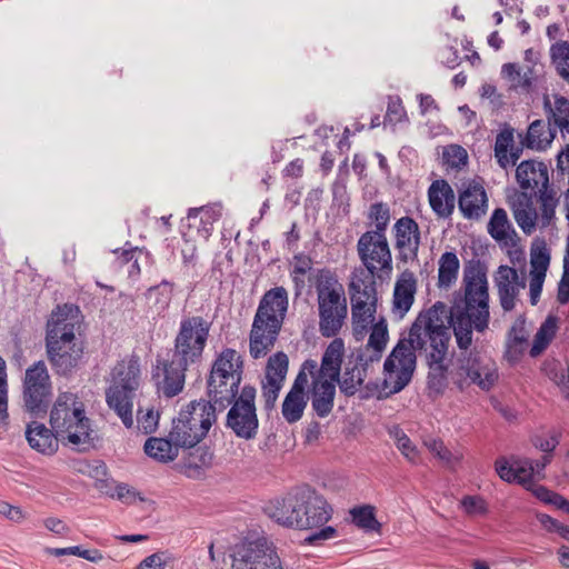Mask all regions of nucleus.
Segmentation results:
<instances>
[{
	"instance_id": "f257e3e1",
	"label": "nucleus",
	"mask_w": 569,
	"mask_h": 569,
	"mask_svg": "<svg viewBox=\"0 0 569 569\" xmlns=\"http://www.w3.org/2000/svg\"><path fill=\"white\" fill-rule=\"evenodd\" d=\"M465 299L449 311L437 301L419 312L409 329L408 339H401L386 359L385 386L391 393L401 391L416 369L415 351H425L429 367L428 387L441 391L446 387L448 367L445 360L451 340L452 327L457 345L467 350L472 343V329L482 332L489 323V293L487 269L479 260L470 261L463 271Z\"/></svg>"
},
{
	"instance_id": "f03ea898",
	"label": "nucleus",
	"mask_w": 569,
	"mask_h": 569,
	"mask_svg": "<svg viewBox=\"0 0 569 569\" xmlns=\"http://www.w3.org/2000/svg\"><path fill=\"white\" fill-rule=\"evenodd\" d=\"M77 312L72 306H58L47 322V357L59 376H70L83 362L84 342L76 335L80 328Z\"/></svg>"
},
{
	"instance_id": "7ed1b4c3",
	"label": "nucleus",
	"mask_w": 569,
	"mask_h": 569,
	"mask_svg": "<svg viewBox=\"0 0 569 569\" xmlns=\"http://www.w3.org/2000/svg\"><path fill=\"white\" fill-rule=\"evenodd\" d=\"M287 309L288 292L283 287L263 295L250 331L249 350L253 359L266 356L273 348Z\"/></svg>"
},
{
	"instance_id": "20e7f679",
	"label": "nucleus",
	"mask_w": 569,
	"mask_h": 569,
	"mask_svg": "<svg viewBox=\"0 0 569 569\" xmlns=\"http://www.w3.org/2000/svg\"><path fill=\"white\" fill-rule=\"evenodd\" d=\"M50 426L60 441L80 452H86L93 447L90 419L86 416L84 405L74 393L59 395L50 411Z\"/></svg>"
},
{
	"instance_id": "39448f33",
	"label": "nucleus",
	"mask_w": 569,
	"mask_h": 569,
	"mask_svg": "<svg viewBox=\"0 0 569 569\" xmlns=\"http://www.w3.org/2000/svg\"><path fill=\"white\" fill-rule=\"evenodd\" d=\"M313 283L318 301L319 331L322 337H336L348 316L345 288L337 274L327 268L317 270Z\"/></svg>"
},
{
	"instance_id": "423d86ee",
	"label": "nucleus",
	"mask_w": 569,
	"mask_h": 569,
	"mask_svg": "<svg viewBox=\"0 0 569 569\" xmlns=\"http://www.w3.org/2000/svg\"><path fill=\"white\" fill-rule=\"evenodd\" d=\"M242 373L241 356L234 349H223L213 361L207 380L208 402L219 411L227 409L234 395L240 392Z\"/></svg>"
},
{
	"instance_id": "0eeeda50",
	"label": "nucleus",
	"mask_w": 569,
	"mask_h": 569,
	"mask_svg": "<svg viewBox=\"0 0 569 569\" xmlns=\"http://www.w3.org/2000/svg\"><path fill=\"white\" fill-rule=\"evenodd\" d=\"M216 406L207 401H192L172 420L171 441L182 448H193L216 422Z\"/></svg>"
},
{
	"instance_id": "6e6552de",
	"label": "nucleus",
	"mask_w": 569,
	"mask_h": 569,
	"mask_svg": "<svg viewBox=\"0 0 569 569\" xmlns=\"http://www.w3.org/2000/svg\"><path fill=\"white\" fill-rule=\"evenodd\" d=\"M138 361L118 362L112 370V383L106 390V401L127 428L133 426V400L139 388Z\"/></svg>"
},
{
	"instance_id": "1a4fd4ad",
	"label": "nucleus",
	"mask_w": 569,
	"mask_h": 569,
	"mask_svg": "<svg viewBox=\"0 0 569 569\" xmlns=\"http://www.w3.org/2000/svg\"><path fill=\"white\" fill-rule=\"evenodd\" d=\"M516 180L523 190L538 189L537 201L541 210V228L548 227L555 218L559 203L558 192L549 183L548 166L535 159L523 160L517 166Z\"/></svg>"
},
{
	"instance_id": "9d476101",
	"label": "nucleus",
	"mask_w": 569,
	"mask_h": 569,
	"mask_svg": "<svg viewBox=\"0 0 569 569\" xmlns=\"http://www.w3.org/2000/svg\"><path fill=\"white\" fill-rule=\"evenodd\" d=\"M212 323L201 316L181 320L170 357L176 363L197 365L201 362Z\"/></svg>"
},
{
	"instance_id": "9b49d317",
	"label": "nucleus",
	"mask_w": 569,
	"mask_h": 569,
	"mask_svg": "<svg viewBox=\"0 0 569 569\" xmlns=\"http://www.w3.org/2000/svg\"><path fill=\"white\" fill-rule=\"evenodd\" d=\"M257 390L251 385L241 387L230 401L226 427L241 439L251 440L258 435L259 419L256 407Z\"/></svg>"
},
{
	"instance_id": "f8f14e48",
	"label": "nucleus",
	"mask_w": 569,
	"mask_h": 569,
	"mask_svg": "<svg viewBox=\"0 0 569 569\" xmlns=\"http://www.w3.org/2000/svg\"><path fill=\"white\" fill-rule=\"evenodd\" d=\"M51 381L44 361L40 360L26 370L23 381L24 409L33 418H43L51 403Z\"/></svg>"
},
{
	"instance_id": "ddd939ff",
	"label": "nucleus",
	"mask_w": 569,
	"mask_h": 569,
	"mask_svg": "<svg viewBox=\"0 0 569 569\" xmlns=\"http://www.w3.org/2000/svg\"><path fill=\"white\" fill-rule=\"evenodd\" d=\"M456 377L460 389L473 383L482 390H489L498 380V370L496 362L489 357L471 351L458 359Z\"/></svg>"
},
{
	"instance_id": "4468645a",
	"label": "nucleus",
	"mask_w": 569,
	"mask_h": 569,
	"mask_svg": "<svg viewBox=\"0 0 569 569\" xmlns=\"http://www.w3.org/2000/svg\"><path fill=\"white\" fill-rule=\"evenodd\" d=\"M231 569H282L280 558L266 538L236 546Z\"/></svg>"
},
{
	"instance_id": "2eb2a0df",
	"label": "nucleus",
	"mask_w": 569,
	"mask_h": 569,
	"mask_svg": "<svg viewBox=\"0 0 569 569\" xmlns=\"http://www.w3.org/2000/svg\"><path fill=\"white\" fill-rule=\"evenodd\" d=\"M377 232H365L358 240V256L366 267L368 274L377 271H391L392 256L387 237L380 238Z\"/></svg>"
},
{
	"instance_id": "dca6fc26",
	"label": "nucleus",
	"mask_w": 569,
	"mask_h": 569,
	"mask_svg": "<svg viewBox=\"0 0 569 569\" xmlns=\"http://www.w3.org/2000/svg\"><path fill=\"white\" fill-rule=\"evenodd\" d=\"M299 506L296 529L309 530L323 526L331 518V508L315 490L309 487L299 489Z\"/></svg>"
},
{
	"instance_id": "f3484780",
	"label": "nucleus",
	"mask_w": 569,
	"mask_h": 569,
	"mask_svg": "<svg viewBox=\"0 0 569 569\" xmlns=\"http://www.w3.org/2000/svg\"><path fill=\"white\" fill-rule=\"evenodd\" d=\"M288 356L284 352H277L267 362L266 376L262 380V398L264 409L272 410L279 397L288 372Z\"/></svg>"
},
{
	"instance_id": "a211bd4d",
	"label": "nucleus",
	"mask_w": 569,
	"mask_h": 569,
	"mask_svg": "<svg viewBox=\"0 0 569 569\" xmlns=\"http://www.w3.org/2000/svg\"><path fill=\"white\" fill-rule=\"evenodd\" d=\"M345 342L341 338H335L326 348L321 363L313 359H307L306 369L311 378L328 379L338 381L345 357Z\"/></svg>"
},
{
	"instance_id": "6ab92c4d",
	"label": "nucleus",
	"mask_w": 569,
	"mask_h": 569,
	"mask_svg": "<svg viewBox=\"0 0 569 569\" xmlns=\"http://www.w3.org/2000/svg\"><path fill=\"white\" fill-rule=\"evenodd\" d=\"M188 365L176 363V359L170 357L166 360H158L153 378H157L158 390L167 398L179 395L184 387L186 371Z\"/></svg>"
},
{
	"instance_id": "aec40b11",
	"label": "nucleus",
	"mask_w": 569,
	"mask_h": 569,
	"mask_svg": "<svg viewBox=\"0 0 569 569\" xmlns=\"http://www.w3.org/2000/svg\"><path fill=\"white\" fill-rule=\"evenodd\" d=\"M535 197H538L537 192L520 191L516 192L510 200L513 218L522 232L528 236L535 232L538 224L541 227V213L539 214L535 207Z\"/></svg>"
},
{
	"instance_id": "412c9836",
	"label": "nucleus",
	"mask_w": 569,
	"mask_h": 569,
	"mask_svg": "<svg viewBox=\"0 0 569 569\" xmlns=\"http://www.w3.org/2000/svg\"><path fill=\"white\" fill-rule=\"evenodd\" d=\"M396 248L398 259L402 262L416 260L420 246V230L418 223L410 217L400 218L396 224Z\"/></svg>"
},
{
	"instance_id": "4be33fe9",
	"label": "nucleus",
	"mask_w": 569,
	"mask_h": 569,
	"mask_svg": "<svg viewBox=\"0 0 569 569\" xmlns=\"http://www.w3.org/2000/svg\"><path fill=\"white\" fill-rule=\"evenodd\" d=\"M521 139L520 144H515V129L509 124L500 130L495 142V158L500 168L507 169L515 166L523 152L522 133L518 134Z\"/></svg>"
},
{
	"instance_id": "5701e85b",
	"label": "nucleus",
	"mask_w": 569,
	"mask_h": 569,
	"mask_svg": "<svg viewBox=\"0 0 569 569\" xmlns=\"http://www.w3.org/2000/svg\"><path fill=\"white\" fill-rule=\"evenodd\" d=\"M307 395L315 413L319 418H326L332 412L335 406L336 382L328 379L311 378Z\"/></svg>"
},
{
	"instance_id": "b1692460",
	"label": "nucleus",
	"mask_w": 569,
	"mask_h": 569,
	"mask_svg": "<svg viewBox=\"0 0 569 569\" xmlns=\"http://www.w3.org/2000/svg\"><path fill=\"white\" fill-rule=\"evenodd\" d=\"M496 283L501 308L505 311H511L516 307V299L521 288H525V281H520L519 274L515 268L501 266L498 269Z\"/></svg>"
},
{
	"instance_id": "393cba45",
	"label": "nucleus",
	"mask_w": 569,
	"mask_h": 569,
	"mask_svg": "<svg viewBox=\"0 0 569 569\" xmlns=\"http://www.w3.org/2000/svg\"><path fill=\"white\" fill-rule=\"evenodd\" d=\"M458 206L465 218L479 220L488 209V198L485 188L477 182L469 183L458 198Z\"/></svg>"
},
{
	"instance_id": "a878e982",
	"label": "nucleus",
	"mask_w": 569,
	"mask_h": 569,
	"mask_svg": "<svg viewBox=\"0 0 569 569\" xmlns=\"http://www.w3.org/2000/svg\"><path fill=\"white\" fill-rule=\"evenodd\" d=\"M370 328L371 332L366 347L358 351V363L361 366H369L381 359L389 337L385 318H380Z\"/></svg>"
},
{
	"instance_id": "bb28decb",
	"label": "nucleus",
	"mask_w": 569,
	"mask_h": 569,
	"mask_svg": "<svg viewBox=\"0 0 569 569\" xmlns=\"http://www.w3.org/2000/svg\"><path fill=\"white\" fill-rule=\"evenodd\" d=\"M429 204L438 218L451 217L456 206V194L445 179L435 180L428 189Z\"/></svg>"
},
{
	"instance_id": "cd10ccee",
	"label": "nucleus",
	"mask_w": 569,
	"mask_h": 569,
	"mask_svg": "<svg viewBox=\"0 0 569 569\" xmlns=\"http://www.w3.org/2000/svg\"><path fill=\"white\" fill-rule=\"evenodd\" d=\"M299 506V490H297L281 499L271 500L264 507V512L279 525L296 529Z\"/></svg>"
},
{
	"instance_id": "c85d7f7f",
	"label": "nucleus",
	"mask_w": 569,
	"mask_h": 569,
	"mask_svg": "<svg viewBox=\"0 0 569 569\" xmlns=\"http://www.w3.org/2000/svg\"><path fill=\"white\" fill-rule=\"evenodd\" d=\"M26 438L32 449L44 455L54 453L58 450L60 440L52 427L49 429L38 421L27 425Z\"/></svg>"
},
{
	"instance_id": "c756f323",
	"label": "nucleus",
	"mask_w": 569,
	"mask_h": 569,
	"mask_svg": "<svg viewBox=\"0 0 569 569\" xmlns=\"http://www.w3.org/2000/svg\"><path fill=\"white\" fill-rule=\"evenodd\" d=\"M417 291V280L413 272L405 270L395 284L393 310L403 317L411 308Z\"/></svg>"
},
{
	"instance_id": "7c9ffc66",
	"label": "nucleus",
	"mask_w": 569,
	"mask_h": 569,
	"mask_svg": "<svg viewBox=\"0 0 569 569\" xmlns=\"http://www.w3.org/2000/svg\"><path fill=\"white\" fill-rule=\"evenodd\" d=\"M557 130L543 120H535L528 127L526 134H522V144L531 150H546L556 138Z\"/></svg>"
},
{
	"instance_id": "2f4dec72",
	"label": "nucleus",
	"mask_w": 569,
	"mask_h": 569,
	"mask_svg": "<svg viewBox=\"0 0 569 569\" xmlns=\"http://www.w3.org/2000/svg\"><path fill=\"white\" fill-rule=\"evenodd\" d=\"M489 234L500 244L505 247H515L517 233L512 228L507 211L497 208L488 222Z\"/></svg>"
},
{
	"instance_id": "473e14b6",
	"label": "nucleus",
	"mask_w": 569,
	"mask_h": 569,
	"mask_svg": "<svg viewBox=\"0 0 569 569\" xmlns=\"http://www.w3.org/2000/svg\"><path fill=\"white\" fill-rule=\"evenodd\" d=\"M351 306L360 302L366 306L377 307V288L375 276L362 272L360 277H355L350 283Z\"/></svg>"
},
{
	"instance_id": "72a5a7b5",
	"label": "nucleus",
	"mask_w": 569,
	"mask_h": 569,
	"mask_svg": "<svg viewBox=\"0 0 569 569\" xmlns=\"http://www.w3.org/2000/svg\"><path fill=\"white\" fill-rule=\"evenodd\" d=\"M543 104L551 127L559 129L562 136L569 134V100L562 96H555L551 102L545 97Z\"/></svg>"
},
{
	"instance_id": "f704fd0d",
	"label": "nucleus",
	"mask_w": 569,
	"mask_h": 569,
	"mask_svg": "<svg viewBox=\"0 0 569 569\" xmlns=\"http://www.w3.org/2000/svg\"><path fill=\"white\" fill-rule=\"evenodd\" d=\"M213 461V452L208 447H193L183 459V472L189 478H200L203 470L210 468Z\"/></svg>"
},
{
	"instance_id": "c9c22d12",
	"label": "nucleus",
	"mask_w": 569,
	"mask_h": 569,
	"mask_svg": "<svg viewBox=\"0 0 569 569\" xmlns=\"http://www.w3.org/2000/svg\"><path fill=\"white\" fill-rule=\"evenodd\" d=\"M368 367L369 366L358 363L357 356L355 366L352 368L346 367L342 376L340 375L339 380L336 381V386H339L340 392L346 397L355 396L367 377Z\"/></svg>"
},
{
	"instance_id": "e433bc0d",
	"label": "nucleus",
	"mask_w": 569,
	"mask_h": 569,
	"mask_svg": "<svg viewBox=\"0 0 569 569\" xmlns=\"http://www.w3.org/2000/svg\"><path fill=\"white\" fill-rule=\"evenodd\" d=\"M533 71L531 68H527L525 71H521L520 67L517 63H505L501 68V76L509 83L510 90H521L523 92H529L532 89L533 82Z\"/></svg>"
},
{
	"instance_id": "4c0bfd02",
	"label": "nucleus",
	"mask_w": 569,
	"mask_h": 569,
	"mask_svg": "<svg viewBox=\"0 0 569 569\" xmlns=\"http://www.w3.org/2000/svg\"><path fill=\"white\" fill-rule=\"evenodd\" d=\"M178 446L171 439L149 438L144 443V452L152 459L160 462H169L178 457Z\"/></svg>"
},
{
	"instance_id": "58836bf2",
	"label": "nucleus",
	"mask_w": 569,
	"mask_h": 569,
	"mask_svg": "<svg viewBox=\"0 0 569 569\" xmlns=\"http://www.w3.org/2000/svg\"><path fill=\"white\" fill-rule=\"evenodd\" d=\"M376 312V306L363 307L360 302L351 306L352 331L357 340L363 339L368 328L373 325Z\"/></svg>"
},
{
	"instance_id": "ea45409f",
	"label": "nucleus",
	"mask_w": 569,
	"mask_h": 569,
	"mask_svg": "<svg viewBox=\"0 0 569 569\" xmlns=\"http://www.w3.org/2000/svg\"><path fill=\"white\" fill-rule=\"evenodd\" d=\"M221 217V206L220 204H210L202 206L199 208H191L188 211L189 220L199 219V231L202 232L203 237L207 238L212 230L213 223L219 220Z\"/></svg>"
},
{
	"instance_id": "a19ab883",
	"label": "nucleus",
	"mask_w": 569,
	"mask_h": 569,
	"mask_svg": "<svg viewBox=\"0 0 569 569\" xmlns=\"http://www.w3.org/2000/svg\"><path fill=\"white\" fill-rule=\"evenodd\" d=\"M308 403V395L290 390L282 402L281 412L288 423L299 421Z\"/></svg>"
},
{
	"instance_id": "79ce46f5",
	"label": "nucleus",
	"mask_w": 569,
	"mask_h": 569,
	"mask_svg": "<svg viewBox=\"0 0 569 569\" xmlns=\"http://www.w3.org/2000/svg\"><path fill=\"white\" fill-rule=\"evenodd\" d=\"M173 292V283L163 280L161 283L149 288L146 292V299L149 308L157 313L166 310L171 301Z\"/></svg>"
},
{
	"instance_id": "37998d69",
	"label": "nucleus",
	"mask_w": 569,
	"mask_h": 569,
	"mask_svg": "<svg viewBox=\"0 0 569 569\" xmlns=\"http://www.w3.org/2000/svg\"><path fill=\"white\" fill-rule=\"evenodd\" d=\"M460 262L455 252L446 251L439 259L438 284L448 288L456 280Z\"/></svg>"
},
{
	"instance_id": "c03bdc74",
	"label": "nucleus",
	"mask_w": 569,
	"mask_h": 569,
	"mask_svg": "<svg viewBox=\"0 0 569 569\" xmlns=\"http://www.w3.org/2000/svg\"><path fill=\"white\" fill-rule=\"evenodd\" d=\"M376 509L371 505L355 507L350 510L352 522L365 531L379 532L381 523L377 520Z\"/></svg>"
},
{
	"instance_id": "a18cd8bd",
	"label": "nucleus",
	"mask_w": 569,
	"mask_h": 569,
	"mask_svg": "<svg viewBox=\"0 0 569 569\" xmlns=\"http://www.w3.org/2000/svg\"><path fill=\"white\" fill-rule=\"evenodd\" d=\"M369 219L375 222V230L368 232H377L380 238L386 237V230L390 221V209L388 204L377 202L371 204L369 211Z\"/></svg>"
},
{
	"instance_id": "49530a36",
	"label": "nucleus",
	"mask_w": 569,
	"mask_h": 569,
	"mask_svg": "<svg viewBox=\"0 0 569 569\" xmlns=\"http://www.w3.org/2000/svg\"><path fill=\"white\" fill-rule=\"evenodd\" d=\"M425 445L435 457L441 460L447 467H453L462 458L461 453L451 452L440 439H430Z\"/></svg>"
},
{
	"instance_id": "de8ad7c7",
	"label": "nucleus",
	"mask_w": 569,
	"mask_h": 569,
	"mask_svg": "<svg viewBox=\"0 0 569 569\" xmlns=\"http://www.w3.org/2000/svg\"><path fill=\"white\" fill-rule=\"evenodd\" d=\"M7 366L2 357H0V426H7L9 420L8 415V382H7Z\"/></svg>"
},
{
	"instance_id": "09e8293b",
	"label": "nucleus",
	"mask_w": 569,
	"mask_h": 569,
	"mask_svg": "<svg viewBox=\"0 0 569 569\" xmlns=\"http://www.w3.org/2000/svg\"><path fill=\"white\" fill-rule=\"evenodd\" d=\"M140 253L137 248L122 250L121 252L114 251L116 262L119 267L128 266L129 276L140 273L137 254Z\"/></svg>"
},
{
	"instance_id": "8fccbe9b",
	"label": "nucleus",
	"mask_w": 569,
	"mask_h": 569,
	"mask_svg": "<svg viewBox=\"0 0 569 569\" xmlns=\"http://www.w3.org/2000/svg\"><path fill=\"white\" fill-rule=\"evenodd\" d=\"M552 56L560 76L569 81V43L563 42L552 47Z\"/></svg>"
},
{
	"instance_id": "3c124183",
	"label": "nucleus",
	"mask_w": 569,
	"mask_h": 569,
	"mask_svg": "<svg viewBox=\"0 0 569 569\" xmlns=\"http://www.w3.org/2000/svg\"><path fill=\"white\" fill-rule=\"evenodd\" d=\"M443 159L449 167L460 169L467 163L468 153L462 147L451 144L445 149Z\"/></svg>"
},
{
	"instance_id": "603ef678",
	"label": "nucleus",
	"mask_w": 569,
	"mask_h": 569,
	"mask_svg": "<svg viewBox=\"0 0 569 569\" xmlns=\"http://www.w3.org/2000/svg\"><path fill=\"white\" fill-rule=\"evenodd\" d=\"M549 262L550 256L545 248L532 250L530 261L532 270L530 272V276L546 277Z\"/></svg>"
},
{
	"instance_id": "864d4df0",
	"label": "nucleus",
	"mask_w": 569,
	"mask_h": 569,
	"mask_svg": "<svg viewBox=\"0 0 569 569\" xmlns=\"http://www.w3.org/2000/svg\"><path fill=\"white\" fill-rule=\"evenodd\" d=\"M516 482L520 485H528L532 481L535 476V467L531 460H517L513 462Z\"/></svg>"
},
{
	"instance_id": "5fc2aeb1",
	"label": "nucleus",
	"mask_w": 569,
	"mask_h": 569,
	"mask_svg": "<svg viewBox=\"0 0 569 569\" xmlns=\"http://www.w3.org/2000/svg\"><path fill=\"white\" fill-rule=\"evenodd\" d=\"M557 300L560 305L569 302V236L567 241V254L563 263V273L558 284Z\"/></svg>"
},
{
	"instance_id": "6e6d98bb",
	"label": "nucleus",
	"mask_w": 569,
	"mask_h": 569,
	"mask_svg": "<svg viewBox=\"0 0 569 569\" xmlns=\"http://www.w3.org/2000/svg\"><path fill=\"white\" fill-rule=\"evenodd\" d=\"M406 118V111L399 97L389 98L385 122L397 124Z\"/></svg>"
},
{
	"instance_id": "4d7b16f0",
	"label": "nucleus",
	"mask_w": 569,
	"mask_h": 569,
	"mask_svg": "<svg viewBox=\"0 0 569 569\" xmlns=\"http://www.w3.org/2000/svg\"><path fill=\"white\" fill-rule=\"evenodd\" d=\"M396 441L398 449L402 452V455L411 462H416L418 458L417 448L412 445L409 437L401 430L397 429L396 431Z\"/></svg>"
},
{
	"instance_id": "13d9d810",
	"label": "nucleus",
	"mask_w": 569,
	"mask_h": 569,
	"mask_svg": "<svg viewBox=\"0 0 569 569\" xmlns=\"http://www.w3.org/2000/svg\"><path fill=\"white\" fill-rule=\"evenodd\" d=\"M158 419L159 415L154 412L152 409H148L147 412L144 413L140 408L137 411L138 426L146 435L151 433L156 430Z\"/></svg>"
},
{
	"instance_id": "bf43d9fd",
	"label": "nucleus",
	"mask_w": 569,
	"mask_h": 569,
	"mask_svg": "<svg viewBox=\"0 0 569 569\" xmlns=\"http://www.w3.org/2000/svg\"><path fill=\"white\" fill-rule=\"evenodd\" d=\"M461 505L470 516L486 515L488 511L485 499L478 496H466L461 500Z\"/></svg>"
},
{
	"instance_id": "052dcab7",
	"label": "nucleus",
	"mask_w": 569,
	"mask_h": 569,
	"mask_svg": "<svg viewBox=\"0 0 569 569\" xmlns=\"http://www.w3.org/2000/svg\"><path fill=\"white\" fill-rule=\"evenodd\" d=\"M508 342L519 346L527 347L528 345V332L525 327V321H516L508 333Z\"/></svg>"
},
{
	"instance_id": "680f3d73",
	"label": "nucleus",
	"mask_w": 569,
	"mask_h": 569,
	"mask_svg": "<svg viewBox=\"0 0 569 569\" xmlns=\"http://www.w3.org/2000/svg\"><path fill=\"white\" fill-rule=\"evenodd\" d=\"M560 437V432H552L548 439H543L539 436H536L532 439V443L536 448L540 449L546 455H551L556 447L559 445Z\"/></svg>"
},
{
	"instance_id": "e2e57ef3",
	"label": "nucleus",
	"mask_w": 569,
	"mask_h": 569,
	"mask_svg": "<svg viewBox=\"0 0 569 569\" xmlns=\"http://www.w3.org/2000/svg\"><path fill=\"white\" fill-rule=\"evenodd\" d=\"M496 471L499 477L507 482H516L513 463H508L505 459L496 461Z\"/></svg>"
},
{
	"instance_id": "0e129e2a",
	"label": "nucleus",
	"mask_w": 569,
	"mask_h": 569,
	"mask_svg": "<svg viewBox=\"0 0 569 569\" xmlns=\"http://www.w3.org/2000/svg\"><path fill=\"white\" fill-rule=\"evenodd\" d=\"M496 471L499 477L507 482H516L513 463H508L505 459L496 461Z\"/></svg>"
},
{
	"instance_id": "69168bd1",
	"label": "nucleus",
	"mask_w": 569,
	"mask_h": 569,
	"mask_svg": "<svg viewBox=\"0 0 569 569\" xmlns=\"http://www.w3.org/2000/svg\"><path fill=\"white\" fill-rule=\"evenodd\" d=\"M496 471L499 477L507 482H516L513 463H508L505 459L496 461Z\"/></svg>"
},
{
	"instance_id": "338daca9",
	"label": "nucleus",
	"mask_w": 569,
	"mask_h": 569,
	"mask_svg": "<svg viewBox=\"0 0 569 569\" xmlns=\"http://www.w3.org/2000/svg\"><path fill=\"white\" fill-rule=\"evenodd\" d=\"M557 330V320L553 317H548L541 327L537 331V336L547 340L548 343L551 342L556 335Z\"/></svg>"
},
{
	"instance_id": "774afa93",
	"label": "nucleus",
	"mask_w": 569,
	"mask_h": 569,
	"mask_svg": "<svg viewBox=\"0 0 569 569\" xmlns=\"http://www.w3.org/2000/svg\"><path fill=\"white\" fill-rule=\"evenodd\" d=\"M557 173L562 177L567 176L569 182V144L557 156Z\"/></svg>"
}]
</instances>
